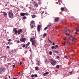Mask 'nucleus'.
I'll list each match as a JSON object with an SVG mask.
<instances>
[{"mask_svg": "<svg viewBox=\"0 0 79 79\" xmlns=\"http://www.w3.org/2000/svg\"><path fill=\"white\" fill-rule=\"evenodd\" d=\"M16 29H17V28H14L13 29V31L15 32L14 34H18L19 35V34H21L23 32L22 29H20L18 31H17Z\"/></svg>", "mask_w": 79, "mask_h": 79, "instance_id": "nucleus-1", "label": "nucleus"}, {"mask_svg": "<svg viewBox=\"0 0 79 79\" xmlns=\"http://www.w3.org/2000/svg\"><path fill=\"white\" fill-rule=\"evenodd\" d=\"M49 61L52 66H55V65L56 64V61H55V60H53L52 59H50Z\"/></svg>", "mask_w": 79, "mask_h": 79, "instance_id": "nucleus-2", "label": "nucleus"}, {"mask_svg": "<svg viewBox=\"0 0 79 79\" xmlns=\"http://www.w3.org/2000/svg\"><path fill=\"white\" fill-rule=\"evenodd\" d=\"M30 41L31 42L33 46H34V45H35V43H36V42H35V38L34 37L32 38L30 40Z\"/></svg>", "mask_w": 79, "mask_h": 79, "instance_id": "nucleus-3", "label": "nucleus"}, {"mask_svg": "<svg viewBox=\"0 0 79 79\" xmlns=\"http://www.w3.org/2000/svg\"><path fill=\"white\" fill-rule=\"evenodd\" d=\"M6 69L5 68L1 67L0 68V74H2L5 71Z\"/></svg>", "mask_w": 79, "mask_h": 79, "instance_id": "nucleus-4", "label": "nucleus"}, {"mask_svg": "<svg viewBox=\"0 0 79 79\" xmlns=\"http://www.w3.org/2000/svg\"><path fill=\"white\" fill-rule=\"evenodd\" d=\"M8 16L9 18H13V14L11 12H10L8 14Z\"/></svg>", "mask_w": 79, "mask_h": 79, "instance_id": "nucleus-5", "label": "nucleus"}, {"mask_svg": "<svg viewBox=\"0 0 79 79\" xmlns=\"http://www.w3.org/2000/svg\"><path fill=\"white\" fill-rule=\"evenodd\" d=\"M26 38H20V41L22 42H24L26 41Z\"/></svg>", "mask_w": 79, "mask_h": 79, "instance_id": "nucleus-6", "label": "nucleus"}, {"mask_svg": "<svg viewBox=\"0 0 79 79\" xmlns=\"http://www.w3.org/2000/svg\"><path fill=\"white\" fill-rule=\"evenodd\" d=\"M41 27V25H38L37 26V31L38 32H40V27Z\"/></svg>", "mask_w": 79, "mask_h": 79, "instance_id": "nucleus-7", "label": "nucleus"}, {"mask_svg": "<svg viewBox=\"0 0 79 79\" xmlns=\"http://www.w3.org/2000/svg\"><path fill=\"white\" fill-rule=\"evenodd\" d=\"M52 26V23H49L47 26V27H51V26Z\"/></svg>", "mask_w": 79, "mask_h": 79, "instance_id": "nucleus-8", "label": "nucleus"}, {"mask_svg": "<svg viewBox=\"0 0 79 79\" xmlns=\"http://www.w3.org/2000/svg\"><path fill=\"white\" fill-rule=\"evenodd\" d=\"M61 10H62V11H64V10H66V11H67V9H65V8L63 7H61L60 9Z\"/></svg>", "mask_w": 79, "mask_h": 79, "instance_id": "nucleus-9", "label": "nucleus"}, {"mask_svg": "<svg viewBox=\"0 0 79 79\" xmlns=\"http://www.w3.org/2000/svg\"><path fill=\"white\" fill-rule=\"evenodd\" d=\"M30 25H35V23H34V21L33 20H32L31 22V23H30Z\"/></svg>", "mask_w": 79, "mask_h": 79, "instance_id": "nucleus-10", "label": "nucleus"}, {"mask_svg": "<svg viewBox=\"0 0 79 79\" xmlns=\"http://www.w3.org/2000/svg\"><path fill=\"white\" fill-rule=\"evenodd\" d=\"M20 15L21 16H25V13H20Z\"/></svg>", "mask_w": 79, "mask_h": 79, "instance_id": "nucleus-11", "label": "nucleus"}, {"mask_svg": "<svg viewBox=\"0 0 79 79\" xmlns=\"http://www.w3.org/2000/svg\"><path fill=\"white\" fill-rule=\"evenodd\" d=\"M29 8H30V10H32V11H34V8L33 7H29Z\"/></svg>", "mask_w": 79, "mask_h": 79, "instance_id": "nucleus-12", "label": "nucleus"}, {"mask_svg": "<svg viewBox=\"0 0 79 79\" xmlns=\"http://www.w3.org/2000/svg\"><path fill=\"white\" fill-rule=\"evenodd\" d=\"M48 72H46L45 73H44L43 74V76H45L46 75H48Z\"/></svg>", "mask_w": 79, "mask_h": 79, "instance_id": "nucleus-13", "label": "nucleus"}, {"mask_svg": "<svg viewBox=\"0 0 79 79\" xmlns=\"http://www.w3.org/2000/svg\"><path fill=\"white\" fill-rule=\"evenodd\" d=\"M3 15L4 16H7V13L5 12H3Z\"/></svg>", "mask_w": 79, "mask_h": 79, "instance_id": "nucleus-14", "label": "nucleus"}, {"mask_svg": "<svg viewBox=\"0 0 79 79\" xmlns=\"http://www.w3.org/2000/svg\"><path fill=\"white\" fill-rule=\"evenodd\" d=\"M36 64H37V65H39L40 64V62H39V61H37V60H36Z\"/></svg>", "mask_w": 79, "mask_h": 79, "instance_id": "nucleus-15", "label": "nucleus"}, {"mask_svg": "<svg viewBox=\"0 0 79 79\" xmlns=\"http://www.w3.org/2000/svg\"><path fill=\"white\" fill-rule=\"evenodd\" d=\"M39 67L38 66L35 67V70H36V71H39Z\"/></svg>", "mask_w": 79, "mask_h": 79, "instance_id": "nucleus-16", "label": "nucleus"}, {"mask_svg": "<svg viewBox=\"0 0 79 79\" xmlns=\"http://www.w3.org/2000/svg\"><path fill=\"white\" fill-rule=\"evenodd\" d=\"M31 16L32 17V18H35L37 16L35 15H31Z\"/></svg>", "mask_w": 79, "mask_h": 79, "instance_id": "nucleus-17", "label": "nucleus"}, {"mask_svg": "<svg viewBox=\"0 0 79 79\" xmlns=\"http://www.w3.org/2000/svg\"><path fill=\"white\" fill-rule=\"evenodd\" d=\"M58 19H59L58 18H56L55 19V22H56V21H58Z\"/></svg>", "mask_w": 79, "mask_h": 79, "instance_id": "nucleus-18", "label": "nucleus"}, {"mask_svg": "<svg viewBox=\"0 0 79 79\" xmlns=\"http://www.w3.org/2000/svg\"><path fill=\"white\" fill-rule=\"evenodd\" d=\"M35 27V25H32L31 27V28H33Z\"/></svg>", "mask_w": 79, "mask_h": 79, "instance_id": "nucleus-19", "label": "nucleus"}, {"mask_svg": "<svg viewBox=\"0 0 79 79\" xmlns=\"http://www.w3.org/2000/svg\"><path fill=\"white\" fill-rule=\"evenodd\" d=\"M29 44H30V42H28L27 44H26L27 47H28V46H29Z\"/></svg>", "mask_w": 79, "mask_h": 79, "instance_id": "nucleus-20", "label": "nucleus"}, {"mask_svg": "<svg viewBox=\"0 0 79 79\" xmlns=\"http://www.w3.org/2000/svg\"><path fill=\"white\" fill-rule=\"evenodd\" d=\"M25 15H26V16H28V15H29V13H28L27 12L25 13Z\"/></svg>", "mask_w": 79, "mask_h": 79, "instance_id": "nucleus-21", "label": "nucleus"}, {"mask_svg": "<svg viewBox=\"0 0 79 79\" xmlns=\"http://www.w3.org/2000/svg\"><path fill=\"white\" fill-rule=\"evenodd\" d=\"M72 41H74V40H75V38H74V37H72Z\"/></svg>", "mask_w": 79, "mask_h": 79, "instance_id": "nucleus-22", "label": "nucleus"}, {"mask_svg": "<svg viewBox=\"0 0 79 79\" xmlns=\"http://www.w3.org/2000/svg\"><path fill=\"white\" fill-rule=\"evenodd\" d=\"M49 55H52V51H50L49 52Z\"/></svg>", "mask_w": 79, "mask_h": 79, "instance_id": "nucleus-23", "label": "nucleus"}, {"mask_svg": "<svg viewBox=\"0 0 79 79\" xmlns=\"http://www.w3.org/2000/svg\"><path fill=\"white\" fill-rule=\"evenodd\" d=\"M24 35H21V37L22 38H24Z\"/></svg>", "mask_w": 79, "mask_h": 79, "instance_id": "nucleus-24", "label": "nucleus"}, {"mask_svg": "<svg viewBox=\"0 0 79 79\" xmlns=\"http://www.w3.org/2000/svg\"><path fill=\"white\" fill-rule=\"evenodd\" d=\"M26 47V45L25 44H23L22 46V47L23 48H24Z\"/></svg>", "mask_w": 79, "mask_h": 79, "instance_id": "nucleus-25", "label": "nucleus"}, {"mask_svg": "<svg viewBox=\"0 0 79 79\" xmlns=\"http://www.w3.org/2000/svg\"><path fill=\"white\" fill-rule=\"evenodd\" d=\"M56 68H60V66L58 65H57L56 66Z\"/></svg>", "mask_w": 79, "mask_h": 79, "instance_id": "nucleus-26", "label": "nucleus"}, {"mask_svg": "<svg viewBox=\"0 0 79 79\" xmlns=\"http://www.w3.org/2000/svg\"><path fill=\"white\" fill-rule=\"evenodd\" d=\"M46 35H47V34H46V33H44L43 35L44 37H45Z\"/></svg>", "mask_w": 79, "mask_h": 79, "instance_id": "nucleus-27", "label": "nucleus"}, {"mask_svg": "<svg viewBox=\"0 0 79 79\" xmlns=\"http://www.w3.org/2000/svg\"><path fill=\"white\" fill-rule=\"evenodd\" d=\"M59 3H60V2H62V0H58Z\"/></svg>", "mask_w": 79, "mask_h": 79, "instance_id": "nucleus-28", "label": "nucleus"}, {"mask_svg": "<svg viewBox=\"0 0 79 79\" xmlns=\"http://www.w3.org/2000/svg\"><path fill=\"white\" fill-rule=\"evenodd\" d=\"M23 19H26V16H24L23 17Z\"/></svg>", "mask_w": 79, "mask_h": 79, "instance_id": "nucleus-29", "label": "nucleus"}, {"mask_svg": "<svg viewBox=\"0 0 79 79\" xmlns=\"http://www.w3.org/2000/svg\"><path fill=\"white\" fill-rule=\"evenodd\" d=\"M35 7H38V4H35Z\"/></svg>", "mask_w": 79, "mask_h": 79, "instance_id": "nucleus-30", "label": "nucleus"}, {"mask_svg": "<svg viewBox=\"0 0 79 79\" xmlns=\"http://www.w3.org/2000/svg\"><path fill=\"white\" fill-rule=\"evenodd\" d=\"M54 52L56 53H58V52L56 51H54Z\"/></svg>", "mask_w": 79, "mask_h": 79, "instance_id": "nucleus-31", "label": "nucleus"}, {"mask_svg": "<svg viewBox=\"0 0 79 79\" xmlns=\"http://www.w3.org/2000/svg\"><path fill=\"white\" fill-rule=\"evenodd\" d=\"M34 77H37V74H35Z\"/></svg>", "mask_w": 79, "mask_h": 79, "instance_id": "nucleus-32", "label": "nucleus"}, {"mask_svg": "<svg viewBox=\"0 0 79 79\" xmlns=\"http://www.w3.org/2000/svg\"><path fill=\"white\" fill-rule=\"evenodd\" d=\"M54 48H55V47L53 46H52L51 47L52 49H54Z\"/></svg>", "mask_w": 79, "mask_h": 79, "instance_id": "nucleus-33", "label": "nucleus"}, {"mask_svg": "<svg viewBox=\"0 0 79 79\" xmlns=\"http://www.w3.org/2000/svg\"><path fill=\"white\" fill-rule=\"evenodd\" d=\"M47 27H45L44 29V30H47Z\"/></svg>", "mask_w": 79, "mask_h": 79, "instance_id": "nucleus-34", "label": "nucleus"}, {"mask_svg": "<svg viewBox=\"0 0 79 79\" xmlns=\"http://www.w3.org/2000/svg\"><path fill=\"white\" fill-rule=\"evenodd\" d=\"M64 58H66V59H68V57H67V56H64Z\"/></svg>", "mask_w": 79, "mask_h": 79, "instance_id": "nucleus-35", "label": "nucleus"}, {"mask_svg": "<svg viewBox=\"0 0 79 79\" xmlns=\"http://www.w3.org/2000/svg\"><path fill=\"white\" fill-rule=\"evenodd\" d=\"M34 75L33 74H32L31 75V77H34Z\"/></svg>", "mask_w": 79, "mask_h": 79, "instance_id": "nucleus-36", "label": "nucleus"}, {"mask_svg": "<svg viewBox=\"0 0 79 79\" xmlns=\"http://www.w3.org/2000/svg\"><path fill=\"white\" fill-rule=\"evenodd\" d=\"M8 42H11V39H9V40H8Z\"/></svg>", "mask_w": 79, "mask_h": 79, "instance_id": "nucleus-37", "label": "nucleus"}, {"mask_svg": "<svg viewBox=\"0 0 79 79\" xmlns=\"http://www.w3.org/2000/svg\"><path fill=\"white\" fill-rule=\"evenodd\" d=\"M55 47H56V48H58V45H56L55 46Z\"/></svg>", "mask_w": 79, "mask_h": 79, "instance_id": "nucleus-38", "label": "nucleus"}, {"mask_svg": "<svg viewBox=\"0 0 79 79\" xmlns=\"http://www.w3.org/2000/svg\"><path fill=\"white\" fill-rule=\"evenodd\" d=\"M48 60H47V59H46L45 62V63H47V61Z\"/></svg>", "mask_w": 79, "mask_h": 79, "instance_id": "nucleus-39", "label": "nucleus"}, {"mask_svg": "<svg viewBox=\"0 0 79 79\" xmlns=\"http://www.w3.org/2000/svg\"><path fill=\"white\" fill-rule=\"evenodd\" d=\"M79 29V27H77V28H75V29Z\"/></svg>", "mask_w": 79, "mask_h": 79, "instance_id": "nucleus-40", "label": "nucleus"}, {"mask_svg": "<svg viewBox=\"0 0 79 79\" xmlns=\"http://www.w3.org/2000/svg\"><path fill=\"white\" fill-rule=\"evenodd\" d=\"M49 42H50L51 43H52V41H50V40H48Z\"/></svg>", "mask_w": 79, "mask_h": 79, "instance_id": "nucleus-41", "label": "nucleus"}, {"mask_svg": "<svg viewBox=\"0 0 79 79\" xmlns=\"http://www.w3.org/2000/svg\"><path fill=\"white\" fill-rule=\"evenodd\" d=\"M66 42H62V44H64V45H65V43Z\"/></svg>", "mask_w": 79, "mask_h": 79, "instance_id": "nucleus-42", "label": "nucleus"}, {"mask_svg": "<svg viewBox=\"0 0 79 79\" xmlns=\"http://www.w3.org/2000/svg\"><path fill=\"white\" fill-rule=\"evenodd\" d=\"M44 11H43L42 13H41V14H43V13H44Z\"/></svg>", "mask_w": 79, "mask_h": 79, "instance_id": "nucleus-43", "label": "nucleus"}, {"mask_svg": "<svg viewBox=\"0 0 79 79\" xmlns=\"http://www.w3.org/2000/svg\"><path fill=\"white\" fill-rule=\"evenodd\" d=\"M17 43H19L20 42L18 40L17 41Z\"/></svg>", "mask_w": 79, "mask_h": 79, "instance_id": "nucleus-44", "label": "nucleus"}, {"mask_svg": "<svg viewBox=\"0 0 79 79\" xmlns=\"http://www.w3.org/2000/svg\"><path fill=\"white\" fill-rule=\"evenodd\" d=\"M60 58V57L59 56H57V58Z\"/></svg>", "mask_w": 79, "mask_h": 79, "instance_id": "nucleus-45", "label": "nucleus"}, {"mask_svg": "<svg viewBox=\"0 0 79 79\" xmlns=\"http://www.w3.org/2000/svg\"><path fill=\"white\" fill-rule=\"evenodd\" d=\"M7 48H10V47L9 46H7Z\"/></svg>", "mask_w": 79, "mask_h": 79, "instance_id": "nucleus-46", "label": "nucleus"}, {"mask_svg": "<svg viewBox=\"0 0 79 79\" xmlns=\"http://www.w3.org/2000/svg\"><path fill=\"white\" fill-rule=\"evenodd\" d=\"M13 68H15V65H14L13 66Z\"/></svg>", "mask_w": 79, "mask_h": 79, "instance_id": "nucleus-47", "label": "nucleus"}, {"mask_svg": "<svg viewBox=\"0 0 79 79\" xmlns=\"http://www.w3.org/2000/svg\"><path fill=\"white\" fill-rule=\"evenodd\" d=\"M20 65H21L22 64V62H20Z\"/></svg>", "mask_w": 79, "mask_h": 79, "instance_id": "nucleus-48", "label": "nucleus"}, {"mask_svg": "<svg viewBox=\"0 0 79 79\" xmlns=\"http://www.w3.org/2000/svg\"><path fill=\"white\" fill-rule=\"evenodd\" d=\"M10 45L11 44H13V43H10Z\"/></svg>", "mask_w": 79, "mask_h": 79, "instance_id": "nucleus-49", "label": "nucleus"}, {"mask_svg": "<svg viewBox=\"0 0 79 79\" xmlns=\"http://www.w3.org/2000/svg\"><path fill=\"white\" fill-rule=\"evenodd\" d=\"M34 14H35V11H34Z\"/></svg>", "mask_w": 79, "mask_h": 79, "instance_id": "nucleus-50", "label": "nucleus"}, {"mask_svg": "<svg viewBox=\"0 0 79 79\" xmlns=\"http://www.w3.org/2000/svg\"><path fill=\"white\" fill-rule=\"evenodd\" d=\"M53 45H55V43H53Z\"/></svg>", "mask_w": 79, "mask_h": 79, "instance_id": "nucleus-51", "label": "nucleus"}, {"mask_svg": "<svg viewBox=\"0 0 79 79\" xmlns=\"http://www.w3.org/2000/svg\"><path fill=\"white\" fill-rule=\"evenodd\" d=\"M1 13H3V12H2V11H1V12H0Z\"/></svg>", "mask_w": 79, "mask_h": 79, "instance_id": "nucleus-52", "label": "nucleus"}, {"mask_svg": "<svg viewBox=\"0 0 79 79\" xmlns=\"http://www.w3.org/2000/svg\"><path fill=\"white\" fill-rule=\"evenodd\" d=\"M20 72H19L18 74H20Z\"/></svg>", "mask_w": 79, "mask_h": 79, "instance_id": "nucleus-53", "label": "nucleus"}, {"mask_svg": "<svg viewBox=\"0 0 79 79\" xmlns=\"http://www.w3.org/2000/svg\"><path fill=\"white\" fill-rule=\"evenodd\" d=\"M28 46H26V47H25V48H27V47Z\"/></svg>", "mask_w": 79, "mask_h": 79, "instance_id": "nucleus-54", "label": "nucleus"}, {"mask_svg": "<svg viewBox=\"0 0 79 79\" xmlns=\"http://www.w3.org/2000/svg\"><path fill=\"white\" fill-rule=\"evenodd\" d=\"M76 31H79V30H76Z\"/></svg>", "mask_w": 79, "mask_h": 79, "instance_id": "nucleus-55", "label": "nucleus"}, {"mask_svg": "<svg viewBox=\"0 0 79 79\" xmlns=\"http://www.w3.org/2000/svg\"><path fill=\"white\" fill-rule=\"evenodd\" d=\"M75 34H77V33L76 32L75 33Z\"/></svg>", "mask_w": 79, "mask_h": 79, "instance_id": "nucleus-56", "label": "nucleus"}, {"mask_svg": "<svg viewBox=\"0 0 79 79\" xmlns=\"http://www.w3.org/2000/svg\"><path fill=\"white\" fill-rule=\"evenodd\" d=\"M10 42H9L8 43V44H10Z\"/></svg>", "mask_w": 79, "mask_h": 79, "instance_id": "nucleus-57", "label": "nucleus"}, {"mask_svg": "<svg viewBox=\"0 0 79 79\" xmlns=\"http://www.w3.org/2000/svg\"><path fill=\"white\" fill-rule=\"evenodd\" d=\"M65 35H67V33H66Z\"/></svg>", "mask_w": 79, "mask_h": 79, "instance_id": "nucleus-58", "label": "nucleus"}, {"mask_svg": "<svg viewBox=\"0 0 79 79\" xmlns=\"http://www.w3.org/2000/svg\"><path fill=\"white\" fill-rule=\"evenodd\" d=\"M67 28V27H66L65 28V29H66Z\"/></svg>", "mask_w": 79, "mask_h": 79, "instance_id": "nucleus-59", "label": "nucleus"}, {"mask_svg": "<svg viewBox=\"0 0 79 79\" xmlns=\"http://www.w3.org/2000/svg\"><path fill=\"white\" fill-rule=\"evenodd\" d=\"M59 5H61V4L60 3H59Z\"/></svg>", "mask_w": 79, "mask_h": 79, "instance_id": "nucleus-60", "label": "nucleus"}, {"mask_svg": "<svg viewBox=\"0 0 79 79\" xmlns=\"http://www.w3.org/2000/svg\"><path fill=\"white\" fill-rule=\"evenodd\" d=\"M67 35H69V34H68Z\"/></svg>", "mask_w": 79, "mask_h": 79, "instance_id": "nucleus-61", "label": "nucleus"}, {"mask_svg": "<svg viewBox=\"0 0 79 79\" xmlns=\"http://www.w3.org/2000/svg\"><path fill=\"white\" fill-rule=\"evenodd\" d=\"M64 40H66V39H64Z\"/></svg>", "mask_w": 79, "mask_h": 79, "instance_id": "nucleus-62", "label": "nucleus"}, {"mask_svg": "<svg viewBox=\"0 0 79 79\" xmlns=\"http://www.w3.org/2000/svg\"><path fill=\"white\" fill-rule=\"evenodd\" d=\"M13 79H16V78H13Z\"/></svg>", "mask_w": 79, "mask_h": 79, "instance_id": "nucleus-63", "label": "nucleus"}, {"mask_svg": "<svg viewBox=\"0 0 79 79\" xmlns=\"http://www.w3.org/2000/svg\"><path fill=\"white\" fill-rule=\"evenodd\" d=\"M68 31H69V32H70V31H69V29H68Z\"/></svg>", "mask_w": 79, "mask_h": 79, "instance_id": "nucleus-64", "label": "nucleus"}]
</instances>
